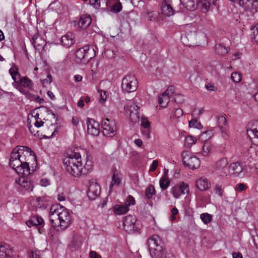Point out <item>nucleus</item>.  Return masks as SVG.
Returning <instances> with one entry per match:
<instances>
[{
	"label": "nucleus",
	"instance_id": "obj_46",
	"mask_svg": "<svg viewBox=\"0 0 258 258\" xmlns=\"http://www.w3.org/2000/svg\"><path fill=\"white\" fill-rule=\"evenodd\" d=\"M52 81V79L51 75L50 74L48 75L46 78L42 81V84L43 86L45 87L46 85L50 84Z\"/></svg>",
	"mask_w": 258,
	"mask_h": 258
},
{
	"label": "nucleus",
	"instance_id": "obj_50",
	"mask_svg": "<svg viewBox=\"0 0 258 258\" xmlns=\"http://www.w3.org/2000/svg\"><path fill=\"white\" fill-rule=\"evenodd\" d=\"M215 191L216 194L218 195L220 197H222L223 190L221 185H216L215 188Z\"/></svg>",
	"mask_w": 258,
	"mask_h": 258
},
{
	"label": "nucleus",
	"instance_id": "obj_59",
	"mask_svg": "<svg viewBox=\"0 0 258 258\" xmlns=\"http://www.w3.org/2000/svg\"><path fill=\"white\" fill-rule=\"evenodd\" d=\"M44 124V122L42 121L41 120H36L35 121V122L34 123V125L37 127H40L42 126Z\"/></svg>",
	"mask_w": 258,
	"mask_h": 258
},
{
	"label": "nucleus",
	"instance_id": "obj_42",
	"mask_svg": "<svg viewBox=\"0 0 258 258\" xmlns=\"http://www.w3.org/2000/svg\"><path fill=\"white\" fill-rule=\"evenodd\" d=\"M231 78L235 83L239 82L241 80V77L239 73L233 72L232 73Z\"/></svg>",
	"mask_w": 258,
	"mask_h": 258
},
{
	"label": "nucleus",
	"instance_id": "obj_40",
	"mask_svg": "<svg viewBox=\"0 0 258 258\" xmlns=\"http://www.w3.org/2000/svg\"><path fill=\"white\" fill-rule=\"evenodd\" d=\"M211 149L212 147L210 143L208 141L205 142L203 147V152L205 153L204 155H207L210 152Z\"/></svg>",
	"mask_w": 258,
	"mask_h": 258
},
{
	"label": "nucleus",
	"instance_id": "obj_4",
	"mask_svg": "<svg viewBox=\"0 0 258 258\" xmlns=\"http://www.w3.org/2000/svg\"><path fill=\"white\" fill-rule=\"evenodd\" d=\"M75 55L78 62L88 61L94 56V49L89 45L84 46L76 50Z\"/></svg>",
	"mask_w": 258,
	"mask_h": 258
},
{
	"label": "nucleus",
	"instance_id": "obj_48",
	"mask_svg": "<svg viewBox=\"0 0 258 258\" xmlns=\"http://www.w3.org/2000/svg\"><path fill=\"white\" fill-rule=\"evenodd\" d=\"M42 199L41 197L37 198L35 201L33 202L34 206H35L36 208H41L42 207V205L40 203Z\"/></svg>",
	"mask_w": 258,
	"mask_h": 258
},
{
	"label": "nucleus",
	"instance_id": "obj_6",
	"mask_svg": "<svg viewBox=\"0 0 258 258\" xmlns=\"http://www.w3.org/2000/svg\"><path fill=\"white\" fill-rule=\"evenodd\" d=\"M138 87V81L134 75L127 74L122 79L121 88L123 91L131 93L135 91Z\"/></svg>",
	"mask_w": 258,
	"mask_h": 258
},
{
	"label": "nucleus",
	"instance_id": "obj_61",
	"mask_svg": "<svg viewBox=\"0 0 258 258\" xmlns=\"http://www.w3.org/2000/svg\"><path fill=\"white\" fill-rule=\"evenodd\" d=\"M135 143L137 146L139 147H141L143 145L142 141L139 139H136L135 140Z\"/></svg>",
	"mask_w": 258,
	"mask_h": 258
},
{
	"label": "nucleus",
	"instance_id": "obj_37",
	"mask_svg": "<svg viewBox=\"0 0 258 258\" xmlns=\"http://www.w3.org/2000/svg\"><path fill=\"white\" fill-rule=\"evenodd\" d=\"M155 194V189L153 185H150L146 189V196L149 199L152 198V197Z\"/></svg>",
	"mask_w": 258,
	"mask_h": 258
},
{
	"label": "nucleus",
	"instance_id": "obj_28",
	"mask_svg": "<svg viewBox=\"0 0 258 258\" xmlns=\"http://www.w3.org/2000/svg\"><path fill=\"white\" fill-rule=\"evenodd\" d=\"M158 102L162 107H165L169 102V95L166 92L163 93L158 97Z\"/></svg>",
	"mask_w": 258,
	"mask_h": 258
},
{
	"label": "nucleus",
	"instance_id": "obj_13",
	"mask_svg": "<svg viewBox=\"0 0 258 258\" xmlns=\"http://www.w3.org/2000/svg\"><path fill=\"white\" fill-rule=\"evenodd\" d=\"M101 188L98 183L93 182L90 184L87 193L90 200H95L99 196Z\"/></svg>",
	"mask_w": 258,
	"mask_h": 258
},
{
	"label": "nucleus",
	"instance_id": "obj_33",
	"mask_svg": "<svg viewBox=\"0 0 258 258\" xmlns=\"http://www.w3.org/2000/svg\"><path fill=\"white\" fill-rule=\"evenodd\" d=\"M170 182L169 178L162 177L159 181L160 186L162 190H165L168 187Z\"/></svg>",
	"mask_w": 258,
	"mask_h": 258
},
{
	"label": "nucleus",
	"instance_id": "obj_20",
	"mask_svg": "<svg viewBox=\"0 0 258 258\" xmlns=\"http://www.w3.org/2000/svg\"><path fill=\"white\" fill-rule=\"evenodd\" d=\"M26 224L29 227H31L33 226H42L44 225L43 219L38 215H34L30 218L29 220L26 222Z\"/></svg>",
	"mask_w": 258,
	"mask_h": 258
},
{
	"label": "nucleus",
	"instance_id": "obj_5",
	"mask_svg": "<svg viewBox=\"0 0 258 258\" xmlns=\"http://www.w3.org/2000/svg\"><path fill=\"white\" fill-rule=\"evenodd\" d=\"M182 158L184 165L189 169L194 170L200 166V161L196 156L187 151L182 153Z\"/></svg>",
	"mask_w": 258,
	"mask_h": 258
},
{
	"label": "nucleus",
	"instance_id": "obj_1",
	"mask_svg": "<svg viewBox=\"0 0 258 258\" xmlns=\"http://www.w3.org/2000/svg\"><path fill=\"white\" fill-rule=\"evenodd\" d=\"M36 161V157L32 150L27 146H17L11 153L10 165L20 175L30 174V161Z\"/></svg>",
	"mask_w": 258,
	"mask_h": 258
},
{
	"label": "nucleus",
	"instance_id": "obj_41",
	"mask_svg": "<svg viewBox=\"0 0 258 258\" xmlns=\"http://www.w3.org/2000/svg\"><path fill=\"white\" fill-rule=\"evenodd\" d=\"M135 202L136 201L135 198L133 196L129 195L127 196L125 201L124 204L128 208H129L130 206L135 205Z\"/></svg>",
	"mask_w": 258,
	"mask_h": 258
},
{
	"label": "nucleus",
	"instance_id": "obj_18",
	"mask_svg": "<svg viewBox=\"0 0 258 258\" xmlns=\"http://www.w3.org/2000/svg\"><path fill=\"white\" fill-rule=\"evenodd\" d=\"M160 10L161 14L165 16L170 17L174 14L173 8L167 0H164L161 3Z\"/></svg>",
	"mask_w": 258,
	"mask_h": 258
},
{
	"label": "nucleus",
	"instance_id": "obj_56",
	"mask_svg": "<svg viewBox=\"0 0 258 258\" xmlns=\"http://www.w3.org/2000/svg\"><path fill=\"white\" fill-rule=\"evenodd\" d=\"M158 165V162L157 160H154L150 166V170L151 171H154L157 167Z\"/></svg>",
	"mask_w": 258,
	"mask_h": 258
},
{
	"label": "nucleus",
	"instance_id": "obj_45",
	"mask_svg": "<svg viewBox=\"0 0 258 258\" xmlns=\"http://www.w3.org/2000/svg\"><path fill=\"white\" fill-rule=\"evenodd\" d=\"M246 188V185L243 183L237 184L235 187L236 190L239 192H241L242 191L245 190Z\"/></svg>",
	"mask_w": 258,
	"mask_h": 258
},
{
	"label": "nucleus",
	"instance_id": "obj_43",
	"mask_svg": "<svg viewBox=\"0 0 258 258\" xmlns=\"http://www.w3.org/2000/svg\"><path fill=\"white\" fill-rule=\"evenodd\" d=\"M141 125L144 128H150V122L146 118L142 117L141 120Z\"/></svg>",
	"mask_w": 258,
	"mask_h": 258
},
{
	"label": "nucleus",
	"instance_id": "obj_15",
	"mask_svg": "<svg viewBox=\"0 0 258 258\" xmlns=\"http://www.w3.org/2000/svg\"><path fill=\"white\" fill-rule=\"evenodd\" d=\"M57 207V205H52L50 209L49 220L54 228L58 227L59 210Z\"/></svg>",
	"mask_w": 258,
	"mask_h": 258
},
{
	"label": "nucleus",
	"instance_id": "obj_27",
	"mask_svg": "<svg viewBox=\"0 0 258 258\" xmlns=\"http://www.w3.org/2000/svg\"><path fill=\"white\" fill-rule=\"evenodd\" d=\"M15 83L28 88H30L32 86V81L27 77H20L18 79V82Z\"/></svg>",
	"mask_w": 258,
	"mask_h": 258
},
{
	"label": "nucleus",
	"instance_id": "obj_63",
	"mask_svg": "<svg viewBox=\"0 0 258 258\" xmlns=\"http://www.w3.org/2000/svg\"><path fill=\"white\" fill-rule=\"evenodd\" d=\"M253 41L258 45V33H253Z\"/></svg>",
	"mask_w": 258,
	"mask_h": 258
},
{
	"label": "nucleus",
	"instance_id": "obj_17",
	"mask_svg": "<svg viewBox=\"0 0 258 258\" xmlns=\"http://www.w3.org/2000/svg\"><path fill=\"white\" fill-rule=\"evenodd\" d=\"M13 255V248L9 244L0 243V258H11Z\"/></svg>",
	"mask_w": 258,
	"mask_h": 258
},
{
	"label": "nucleus",
	"instance_id": "obj_64",
	"mask_svg": "<svg viewBox=\"0 0 258 258\" xmlns=\"http://www.w3.org/2000/svg\"><path fill=\"white\" fill-rule=\"evenodd\" d=\"M251 9H255L256 11L258 9V0H254V3Z\"/></svg>",
	"mask_w": 258,
	"mask_h": 258
},
{
	"label": "nucleus",
	"instance_id": "obj_62",
	"mask_svg": "<svg viewBox=\"0 0 258 258\" xmlns=\"http://www.w3.org/2000/svg\"><path fill=\"white\" fill-rule=\"evenodd\" d=\"M232 256L233 258H243L241 253L240 252H233Z\"/></svg>",
	"mask_w": 258,
	"mask_h": 258
},
{
	"label": "nucleus",
	"instance_id": "obj_14",
	"mask_svg": "<svg viewBox=\"0 0 258 258\" xmlns=\"http://www.w3.org/2000/svg\"><path fill=\"white\" fill-rule=\"evenodd\" d=\"M87 132L88 134L92 136H97L100 133L99 123L92 118H88L87 120Z\"/></svg>",
	"mask_w": 258,
	"mask_h": 258
},
{
	"label": "nucleus",
	"instance_id": "obj_23",
	"mask_svg": "<svg viewBox=\"0 0 258 258\" xmlns=\"http://www.w3.org/2000/svg\"><path fill=\"white\" fill-rule=\"evenodd\" d=\"M218 124L220 128L222 136L223 138L227 136L226 125L227 120L224 116H219L218 118Z\"/></svg>",
	"mask_w": 258,
	"mask_h": 258
},
{
	"label": "nucleus",
	"instance_id": "obj_52",
	"mask_svg": "<svg viewBox=\"0 0 258 258\" xmlns=\"http://www.w3.org/2000/svg\"><path fill=\"white\" fill-rule=\"evenodd\" d=\"M32 98L33 99H34V100L36 102H38L39 104H41V103H43L44 102V100L43 98H41L39 96H34V95H32Z\"/></svg>",
	"mask_w": 258,
	"mask_h": 258
},
{
	"label": "nucleus",
	"instance_id": "obj_11",
	"mask_svg": "<svg viewBox=\"0 0 258 258\" xmlns=\"http://www.w3.org/2000/svg\"><path fill=\"white\" fill-rule=\"evenodd\" d=\"M228 160L222 158L218 160L214 166V171L220 176H227Z\"/></svg>",
	"mask_w": 258,
	"mask_h": 258
},
{
	"label": "nucleus",
	"instance_id": "obj_44",
	"mask_svg": "<svg viewBox=\"0 0 258 258\" xmlns=\"http://www.w3.org/2000/svg\"><path fill=\"white\" fill-rule=\"evenodd\" d=\"M189 127L199 128L201 126V123L197 119H192L189 121Z\"/></svg>",
	"mask_w": 258,
	"mask_h": 258
},
{
	"label": "nucleus",
	"instance_id": "obj_2",
	"mask_svg": "<svg viewBox=\"0 0 258 258\" xmlns=\"http://www.w3.org/2000/svg\"><path fill=\"white\" fill-rule=\"evenodd\" d=\"M63 163L66 171L76 177L87 174L91 169V165L89 167L87 164L84 166V169L83 168L81 154L77 147L68 149Z\"/></svg>",
	"mask_w": 258,
	"mask_h": 258
},
{
	"label": "nucleus",
	"instance_id": "obj_38",
	"mask_svg": "<svg viewBox=\"0 0 258 258\" xmlns=\"http://www.w3.org/2000/svg\"><path fill=\"white\" fill-rule=\"evenodd\" d=\"M200 218L202 221L206 224H209L212 220V216L208 213H203L201 214Z\"/></svg>",
	"mask_w": 258,
	"mask_h": 258
},
{
	"label": "nucleus",
	"instance_id": "obj_31",
	"mask_svg": "<svg viewBox=\"0 0 258 258\" xmlns=\"http://www.w3.org/2000/svg\"><path fill=\"white\" fill-rule=\"evenodd\" d=\"M214 2V0H199L197 2V4L199 5L202 9L207 12L210 8L211 4Z\"/></svg>",
	"mask_w": 258,
	"mask_h": 258
},
{
	"label": "nucleus",
	"instance_id": "obj_22",
	"mask_svg": "<svg viewBox=\"0 0 258 258\" xmlns=\"http://www.w3.org/2000/svg\"><path fill=\"white\" fill-rule=\"evenodd\" d=\"M211 184L206 178H201L196 181L197 187L201 191L206 190L210 187Z\"/></svg>",
	"mask_w": 258,
	"mask_h": 258
},
{
	"label": "nucleus",
	"instance_id": "obj_9",
	"mask_svg": "<svg viewBox=\"0 0 258 258\" xmlns=\"http://www.w3.org/2000/svg\"><path fill=\"white\" fill-rule=\"evenodd\" d=\"M137 218L135 216L129 215L126 216L123 221V228L128 233H137L139 228L136 225Z\"/></svg>",
	"mask_w": 258,
	"mask_h": 258
},
{
	"label": "nucleus",
	"instance_id": "obj_16",
	"mask_svg": "<svg viewBox=\"0 0 258 258\" xmlns=\"http://www.w3.org/2000/svg\"><path fill=\"white\" fill-rule=\"evenodd\" d=\"M31 43L34 47L39 52L44 49L46 45V41L42 36L38 34L34 35L33 37Z\"/></svg>",
	"mask_w": 258,
	"mask_h": 258
},
{
	"label": "nucleus",
	"instance_id": "obj_10",
	"mask_svg": "<svg viewBox=\"0 0 258 258\" xmlns=\"http://www.w3.org/2000/svg\"><path fill=\"white\" fill-rule=\"evenodd\" d=\"M101 125L103 135L109 137H112L115 135L116 126L114 121L108 118H105L102 120Z\"/></svg>",
	"mask_w": 258,
	"mask_h": 258
},
{
	"label": "nucleus",
	"instance_id": "obj_35",
	"mask_svg": "<svg viewBox=\"0 0 258 258\" xmlns=\"http://www.w3.org/2000/svg\"><path fill=\"white\" fill-rule=\"evenodd\" d=\"M197 141L196 138L191 136L186 137L184 141V146L187 148L190 147Z\"/></svg>",
	"mask_w": 258,
	"mask_h": 258
},
{
	"label": "nucleus",
	"instance_id": "obj_49",
	"mask_svg": "<svg viewBox=\"0 0 258 258\" xmlns=\"http://www.w3.org/2000/svg\"><path fill=\"white\" fill-rule=\"evenodd\" d=\"M143 135L146 138H150V128H144L141 130Z\"/></svg>",
	"mask_w": 258,
	"mask_h": 258
},
{
	"label": "nucleus",
	"instance_id": "obj_24",
	"mask_svg": "<svg viewBox=\"0 0 258 258\" xmlns=\"http://www.w3.org/2000/svg\"><path fill=\"white\" fill-rule=\"evenodd\" d=\"M230 170H231L232 173L235 176H237L243 171L242 165L239 162H235L231 163L229 166Z\"/></svg>",
	"mask_w": 258,
	"mask_h": 258
},
{
	"label": "nucleus",
	"instance_id": "obj_36",
	"mask_svg": "<svg viewBox=\"0 0 258 258\" xmlns=\"http://www.w3.org/2000/svg\"><path fill=\"white\" fill-rule=\"evenodd\" d=\"M120 180L119 178L114 173L113 174L112 178V181L110 183V186H109V192H111L112 190V187L114 185H119L120 183Z\"/></svg>",
	"mask_w": 258,
	"mask_h": 258
},
{
	"label": "nucleus",
	"instance_id": "obj_21",
	"mask_svg": "<svg viewBox=\"0 0 258 258\" xmlns=\"http://www.w3.org/2000/svg\"><path fill=\"white\" fill-rule=\"evenodd\" d=\"M75 42L74 37L71 33H67L61 37V44L67 48L71 47Z\"/></svg>",
	"mask_w": 258,
	"mask_h": 258
},
{
	"label": "nucleus",
	"instance_id": "obj_51",
	"mask_svg": "<svg viewBox=\"0 0 258 258\" xmlns=\"http://www.w3.org/2000/svg\"><path fill=\"white\" fill-rule=\"evenodd\" d=\"M90 4L97 8L100 7V0H89Z\"/></svg>",
	"mask_w": 258,
	"mask_h": 258
},
{
	"label": "nucleus",
	"instance_id": "obj_39",
	"mask_svg": "<svg viewBox=\"0 0 258 258\" xmlns=\"http://www.w3.org/2000/svg\"><path fill=\"white\" fill-rule=\"evenodd\" d=\"M122 7L121 3H115L111 7L110 11L114 13H117L120 12L122 10Z\"/></svg>",
	"mask_w": 258,
	"mask_h": 258
},
{
	"label": "nucleus",
	"instance_id": "obj_60",
	"mask_svg": "<svg viewBox=\"0 0 258 258\" xmlns=\"http://www.w3.org/2000/svg\"><path fill=\"white\" fill-rule=\"evenodd\" d=\"M77 105L80 107H83L84 106V100L83 97H81L78 101Z\"/></svg>",
	"mask_w": 258,
	"mask_h": 258
},
{
	"label": "nucleus",
	"instance_id": "obj_8",
	"mask_svg": "<svg viewBox=\"0 0 258 258\" xmlns=\"http://www.w3.org/2000/svg\"><path fill=\"white\" fill-rule=\"evenodd\" d=\"M71 223L70 213L66 208L60 207L59 213L58 227L61 230H65L69 226Z\"/></svg>",
	"mask_w": 258,
	"mask_h": 258
},
{
	"label": "nucleus",
	"instance_id": "obj_29",
	"mask_svg": "<svg viewBox=\"0 0 258 258\" xmlns=\"http://www.w3.org/2000/svg\"><path fill=\"white\" fill-rule=\"evenodd\" d=\"M248 136L254 140L252 141L253 144L258 146V130L257 128H253L247 130Z\"/></svg>",
	"mask_w": 258,
	"mask_h": 258
},
{
	"label": "nucleus",
	"instance_id": "obj_34",
	"mask_svg": "<svg viewBox=\"0 0 258 258\" xmlns=\"http://www.w3.org/2000/svg\"><path fill=\"white\" fill-rule=\"evenodd\" d=\"M9 73L14 82H17L18 79H19L21 76L17 70V69L16 68L12 67L9 70Z\"/></svg>",
	"mask_w": 258,
	"mask_h": 258
},
{
	"label": "nucleus",
	"instance_id": "obj_47",
	"mask_svg": "<svg viewBox=\"0 0 258 258\" xmlns=\"http://www.w3.org/2000/svg\"><path fill=\"white\" fill-rule=\"evenodd\" d=\"M183 114L182 110L180 108H176L175 109L174 112L172 115V117L175 118H179Z\"/></svg>",
	"mask_w": 258,
	"mask_h": 258
},
{
	"label": "nucleus",
	"instance_id": "obj_3",
	"mask_svg": "<svg viewBox=\"0 0 258 258\" xmlns=\"http://www.w3.org/2000/svg\"><path fill=\"white\" fill-rule=\"evenodd\" d=\"M148 245L152 258H160L167 253L157 235H153L148 239Z\"/></svg>",
	"mask_w": 258,
	"mask_h": 258
},
{
	"label": "nucleus",
	"instance_id": "obj_30",
	"mask_svg": "<svg viewBox=\"0 0 258 258\" xmlns=\"http://www.w3.org/2000/svg\"><path fill=\"white\" fill-rule=\"evenodd\" d=\"M215 51L217 54L224 56L228 52L229 48L219 44L215 45Z\"/></svg>",
	"mask_w": 258,
	"mask_h": 258
},
{
	"label": "nucleus",
	"instance_id": "obj_19",
	"mask_svg": "<svg viewBox=\"0 0 258 258\" xmlns=\"http://www.w3.org/2000/svg\"><path fill=\"white\" fill-rule=\"evenodd\" d=\"M92 22V18L89 15L84 14L80 16L78 24L80 28L86 29Z\"/></svg>",
	"mask_w": 258,
	"mask_h": 258
},
{
	"label": "nucleus",
	"instance_id": "obj_32",
	"mask_svg": "<svg viewBox=\"0 0 258 258\" xmlns=\"http://www.w3.org/2000/svg\"><path fill=\"white\" fill-rule=\"evenodd\" d=\"M254 0H239V5L244 9H249L251 8Z\"/></svg>",
	"mask_w": 258,
	"mask_h": 258
},
{
	"label": "nucleus",
	"instance_id": "obj_26",
	"mask_svg": "<svg viewBox=\"0 0 258 258\" xmlns=\"http://www.w3.org/2000/svg\"><path fill=\"white\" fill-rule=\"evenodd\" d=\"M183 7L189 11H194L196 9L197 5L195 0H180Z\"/></svg>",
	"mask_w": 258,
	"mask_h": 258
},
{
	"label": "nucleus",
	"instance_id": "obj_54",
	"mask_svg": "<svg viewBox=\"0 0 258 258\" xmlns=\"http://www.w3.org/2000/svg\"><path fill=\"white\" fill-rule=\"evenodd\" d=\"M164 92H166V94H167L169 96L171 95H172L174 92V86H169Z\"/></svg>",
	"mask_w": 258,
	"mask_h": 258
},
{
	"label": "nucleus",
	"instance_id": "obj_25",
	"mask_svg": "<svg viewBox=\"0 0 258 258\" xmlns=\"http://www.w3.org/2000/svg\"><path fill=\"white\" fill-rule=\"evenodd\" d=\"M129 211L128 208L124 204L123 205H117L114 207L113 211L116 215L125 214Z\"/></svg>",
	"mask_w": 258,
	"mask_h": 258
},
{
	"label": "nucleus",
	"instance_id": "obj_53",
	"mask_svg": "<svg viewBox=\"0 0 258 258\" xmlns=\"http://www.w3.org/2000/svg\"><path fill=\"white\" fill-rule=\"evenodd\" d=\"M89 256L90 258H102L101 255L95 251H91L89 253Z\"/></svg>",
	"mask_w": 258,
	"mask_h": 258
},
{
	"label": "nucleus",
	"instance_id": "obj_12",
	"mask_svg": "<svg viewBox=\"0 0 258 258\" xmlns=\"http://www.w3.org/2000/svg\"><path fill=\"white\" fill-rule=\"evenodd\" d=\"M188 191V186L183 182L174 185L171 189V192L175 199H178L181 195L187 194Z\"/></svg>",
	"mask_w": 258,
	"mask_h": 258
},
{
	"label": "nucleus",
	"instance_id": "obj_58",
	"mask_svg": "<svg viewBox=\"0 0 258 258\" xmlns=\"http://www.w3.org/2000/svg\"><path fill=\"white\" fill-rule=\"evenodd\" d=\"M107 92L106 91H104L103 93L102 92L100 94V101H102V102H104L106 101L107 99Z\"/></svg>",
	"mask_w": 258,
	"mask_h": 258
},
{
	"label": "nucleus",
	"instance_id": "obj_57",
	"mask_svg": "<svg viewBox=\"0 0 258 258\" xmlns=\"http://www.w3.org/2000/svg\"><path fill=\"white\" fill-rule=\"evenodd\" d=\"M206 89L209 91H214L216 90L215 86L212 84H208L206 86Z\"/></svg>",
	"mask_w": 258,
	"mask_h": 258
},
{
	"label": "nucleus",
	"instance_id": "obj_7",
	"mask_svg": "<svg viewBox=\"0 0 258 258\" xmlns=\"http://www.w3.org/2000/svg\"><path fill=\"white\" fill-rule=\"evenodd\" d=\"M21 176L15 179L16 183L19 185L18 187L19 191L23 194L31 192L34 188L33 182L26 178V176Z\"/></svg>",
	"mask_w": 258,
	"mask_h": 258
},
{
	"label": "nucleus",
	"instance_id": "obj_55",
	"mask_svg": "<svg viewBox=\"0 0 258 258\" xmlns=\"http://www.w3.org/2000/svg\"><path fill=\"white\" fill-rule=\"evenodd\" d=\"M40 184L43 186H46L49 184V180L47 178L41 179L40 181Z\"/></svg>",
	"mask_w": 258,
	"mask_h": 258
}]
</instances>
